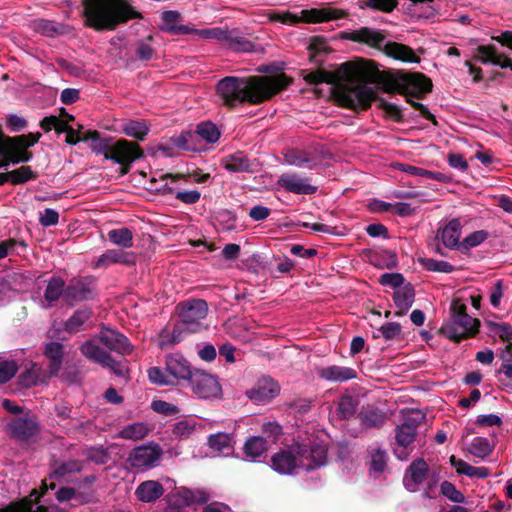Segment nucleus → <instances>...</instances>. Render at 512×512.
<instances>
[{
  "label": "nucleus",
  "mask_w": 512,
  "mask_h": 512,
  "mask_svg": "<svg viewBox=\"0 0 512 512\" xmlns=\"http://www.w3.org/2000/svg\"><path fill=\"white\" fill-rule=\"evenodd\" d=\"M291 83L292 78L285 73L248 77L227 76L217 83L216 90L223 104L233 109L244 103H265L286 90Z\"/></svg>",
  "instance_id": "nucleus-1"
},
{
  "label": "nucleus",
  "mask_w": 512,
  "mask_h": 512,
  "mask_svg": "<svg viewBox=\"0 0 512 512\" xmlns=\"http://www.w3.org/2000/svg\"><path fill=\"white\" fill-rule=\"evenodd\" d=\"M84 26L97 32L114 31L133 19H142L128 0H82Z\"/></svg>",
  "instance_id": "nucleus-2"
},
{
  "label": "nucleus",
  "mask_w": 512,
  "mask_h": 512,
  "mask_svg": "<svg viewBox=\"0 0 512 512\" xmlns=\"http://www.w3.org/2000/svg\"><path fill=\"white\" fill-rule=\"evenodd\" d=\"M383 90L386 93H398L427 120L438 125L435 116L422 103L411 98L423 99L432 91L433 84L429 77L419 72H387L382 77Z\"/></svg>",
  "instance_id": "nucleus-3"
},
{
  "label": "nucleus",
  "mask_w": 512,
  "mask_h": 512,
  "mask_svg": "<svg viewBox=\"0 0 512 512\" xmlns=\"http://www.w3.org/2000/svg\"><path fill=\"white\" fill-rule=\"evenodd\" d=\"M292 449L293 451L282 449L271 457V467L274 471L288 475L297 467L312 471L326 464L327 449L324 445L316 442L296 443Z\"/></svg>",
  "instance_id": "nucleus-4"
},
{
  "label": "nucleus",
  "mask_w": 512,
  "mask_h": 512,
  "mask_svg": "<svg viewBox=\"0 0 512 512\" xmlns=\"http://www.w3.org/2000/svg\"><path fill=\"white\" fill-rule=\"evenodd\" d=\"M339 104L354 111L367 110L373 101H377L378 108L385 112V116L396 123H403L404 116L401 109L393 103L377 96L376 92L367 85H341L338 88Z\"/></svg>",
  "instance_id": "nucleus-5"
},
{
  "label": "nucleus",
  "mask_w": 512,
  "mask_h": 512,
  "mask_svg": "<svg viewBox=\"0 0 512 512\" xmlns=\"http://www.w3.org/2000/svg\"><path fill=\"white\" fill-rule=\"evenodd\" d=\"M94 153L103 155L106 160H112L119 164L121 176L128 174L132 164L144 157V151L137 142L113 137H105L103 142L94 147Z\"/></svg>",
  "instance_id": "nucleus-6"
},
{
  "label": "nucleus",
  "mask_w": 512,
  "mask_h": 512,
  "mask_svg": "<svg viewBox=\"0 0 512 512\" xmlns=\"http://www.w3.org/2000/svg\"><path fill=\"white\" fill-rule=\"evenodd\" d=\"M179 321L174 325L170 334L171 344L180 343L187 334L199 332L203 320L208 313V304L203 299H192L177 305Z\"/></svg>",
  "instance_id": "nucleus-7"
},
{
  "label": "nucleus",
  "mask_w": 512,
  "mask_h": 512,
  "mask_svg": "<svg viewBox=\"0 0 512 512\" xmlns=\"http://www.w3.org/2000/svg\"><path fill=\"white\" fill-rule=\"evenodd\" d=\"M364 70V67L360 66L359 64L348 61L342 63L336 71L330 72L318 69L307 73L303 78L310 85H317L320 83L336 85L335 97L339 102L338 88L341 85H344L340 82L343 80L353 82L355 78L364 74Z\"/></svg>",
  "instance_id": "nucleus-8"
},
{
  "label": "nucleus",
  "mask_w": 512,
  "mask_h": 512,
  "mask_svg": "<svg viewBox=\"0 0 512 512\" xmlns=\"http://www.w3.org/2000/svg\"><path fill=\"white\" fill-rule=\"evenodd\" d=\"M346 16L343 10L333 8H312L309 10H302L301 16L293 14L289 11L278 12L269 11L267 18L270 22H280L282 24L294 25L300 22L305 23H321L330 20L341 19Z\"/></svg>",
  "instance_id": "nucleus-9"
},
{
  "label": "nucleus",
  "mask_w": 512,
  "mask_h": 512,
  "mask_svg": "<svg viewBox=\"0 0 512 512\" xmlns=\"http://www.w3.org/2000/svg\"><path fill=\"white\" fill-rule=\"evenodd\" d=\"M80 351L87 359L101 365L102 367L109 368L118 377H127L128 375V361L126 359L115 360L110 353L103 350L100 346L92 340L84 342Z\"/></svg>",
  "instance_id": "nucleus-10"
},
{
  "label": "nucleus",
  "mask_w": 512,
  "mask_h": 512,
  "mask_svg": "<svg viewBox=\"0 0 512 512\" xmlns=\"http://www.w3.org/2000/svg\"><path fill=\"white\" fill-rule=\"evenodd\" d=\"M480 320L470 316L469 320L462 317H450L439 329V334L459 343L462 340L472 338L479 332Z\"/></svg>",
  "instance_id": "nucleus-11"
},
{
  "label": "nucleus",
  "mask_w": 512,
  "mask_h": 512,
  "mask_svg": "<svg viewBox=\"0 0 512 512\" xmlns=\"http://www.w3.org/2000/svg\"><path fill=\"white\" fill-rule=\"evenodd\" d=\"M96 288V279L92 276L72 278L66 286L65 302L73 306L78 302L93 300L97 295Z\"/></svg>",
  "instance_id": "nucleus-12"
},
{
  "label": "nucleus",
  "mask_w": 512,
  "mask_h": 512,
  "mask_svg": "<svg viewBox=\"0 0 512 512\" xmlns=\"http://www.w3.org/2000/svg\"><path fill=\"white\" fill-rule=\"evenodd\" d=\"M189 385L199 398H215L221 394V386L217 378L204 371L194 370Z\"/></svg>",
  "instance_id": "nucleus-13"
},
{
  "label": "nucleus",
  "mask_w": 512,
  "mask_h": 512,
  "mask_svg": "<svg viewBox=\"0 0 512 512\" xmlns=\"http://www.w3.org/2000/svg\"><path fill=\"white\" fill-rule=\"evenodd\" d=\"M99 340L107 349L123 356L130 355L134 349L124 334L108 327H102Z\"/></svg>",
  "instance_id": "nucleus-14"
},
{
  "label": "nucleus",
  "mask_w": 512,
  "mask_h": 512,
  "mask_svg": "<svg viewBox=\"0 0 512 512\" xmlns=\"http://www.w3.org/2000/svg\"><path fill=\"white\" fill-rule=\"evenodd\" d=\"M309 180V178L301 177L295 172H287L279 176L277 184L289 193L312 195L317 192L318 187L312 185Z\"/></svg>",
  "instance_id": "nucleus-15"
},
{
  "label": "nucleus",
  "mask_w": 512,
  "mask_h": 512,
  "mask_svg": "<svg viewBox=\"0 0 512 512\" xmlns=\"http://www.w3.org/2000/svg\"><path fill=\"white\" fill-rule=\"evenodd\" d=\"M163 451L158 444L139 446L130 453L128 461L134 468L153 467Z\"/></svg>",
  "instance_id": "nucleus-16"
},
{
  "label": "nucleus",
  "mask_w": 512,
  "mask_h": 512,
  "mask_svg": "<svg viewBox=\"0 0 512 512\" xmlns=\"http://www.w3.org/2000/svg\"><path fill=\"white\" fill-rule=\"evenodd\" d=\"M429 466L423 458L413 460L406 468L403 476V485L409 492H416L427 479Z\"/></svg>",
  "instance_id": "nucleus-17"
},
{
  "label": "nucleus",
  "mask_w": 512,
  "mask_h": 512,
  "mask_svg": "<svg viewBox=\"0 0 512 512\" xmlns=\"http://www.w3.org/2000/svg\"><path fill=\"white\" fill-rule=\"evenodd\" d=\"M280 392V387L272 378L264 377L246 391V396L256 404H265L274 399Z\"/></svg>",
  "instance_id": "nucleus-18"
},
{
  "label": "nucleus",
  "mask_w": 512,
  "mask_h": 512,
  "mask_svg": "<svg viewBox=\"0 0 512 512\" xmlns=\"http://www.w3.org/2000/svg\"><path fill=\"white\" fill-rule=\"evenodd\" d=\"M166 371L170 377L188 382L194 373L188 360L180 354H172L166 358Z\"/></svg>",
  "instance_id": "nucleus-19"
},
{
  "label": "nucleus",
  "mask_w": 512,
  "mask_h": 512,
  "mask_svg": "<svg viewBox=\"0 0 512 512\" xmlns=\"http://www.w3.org/2000/svg\"><path fill=\"white\" fill-rule=\"evenodd\" d=\"M476 50L478 55L473 57L474 60L483 64L491 63L493 65H498L501 68L510 67L512 70V60L508 56L498 53L496 46L492 44L480 45Z\"/></svg>",
  "instance_id": "nucleus-20"
},
{
  "label": "nucleus",
  "mask_w": 512,
  "mask_h": 512,
  "mask_svg": "<svg viewBox=\"0 0 512 512\" xmlns=\"http://www.w3.org/2000/svg\"><path fill=\"white\" fill-rule=\"evenodd\" d=\"M136 256L133 252L122 249H110L104 252L96 261L95 268H106L112 264L135 265Z\"/></svg>",
  "instance_id": "nucleus-21"
},
{
  "label": "nucleus",
  "mask_w": 512,
  "mask_h": 512,
  "mask_svg": "<svg viewBox=\"0 0 512 512\" xmlns=\"http://www.w3.org/2000/svg\"><path fill=\"white\" fill-rule=\"evenodd\" d=\"M346 38L352 42L363 43L372 48L383 51L382 44L385 40V35L382 32L373 30L369 27H361L358 30H354Z\"/></svg>",
  "instance_id": "nucleus-22"
},
{
  "label": "nucleus",
  "mask_w": 512,
  "mask_h": 512,
  "mask_svg": "<svg viewBox=\"0 0 512 512\" xmlns=\"http://www.w3.org/2000/svg\"><path fill=\"white\" fill-rule=\"evenodd\" d=\"M44 356L48 359L47 372L50 377L57 376L64 360V346L60 342L51 341L45 344Z\"/></svg>",
  "instance_id": "nucleus-23"
},
{
  "label": "nucleus",
  "mask_w": 512,
  "mask_h": 512,
  "mask_svg": "<svg viewBox=\"0 0 512 512\" xmlns=\"http://www.w3.org/2000/svg\"><path fill=\"white\" fill-rule=\"evenodd\" d=\"M10 434L19 441H27L39 430L37 423L29 418H16L8 424Z\"/></svg>",
  "instance_id": "nucleus-24"
},
{
  "label": "nucleus",
  "mask_w": 512,
  "mask_h": 512,
  "mask_svg": "<svg viewBox=\"0 0 512 512\" xmlns=\"http://www.w3.org/2000/svg\"><path fill=\"white\" fill-rule=\"evenodd\" d=\"M383 52L390 58L399 60L406 63H419L420 57L417 56L414 50L408 45L388 41L383 46Z\"/></svg>",
  "instance_id": "nucleus-25"
},
{
  "label": "nucleus",
  "mask_w": 512,
  "mask_h": 512,
  "mask_svg": "<svg viewBox=\"0 0 512 512\" xmlns=\"http://www.w3.org/2000/svg\"><path fill=\"white\" fill-rule=\"evenodd\" d=\"M34 30L46 37H58L69 35L73 31V27L69 24L59 23L53 20L38 19L33 23Z\"/></svg>",
  "instance_id": "nucleus-26"
},
{
  "label": "nucleus",
  "mask_w": 512,
  "mask_h": 512,
  "mask_svg": "<svg viewBox=\"0 0 512 512\" xmlns=\"http://www.w3.org/2000/svg\"><path fill=\"white\" fill-rule=\"evenodd\" d=\"M163 23L159 25V29L163 32L172 35H188L193 32V29L187 25L177 24L181 19V14L178 11L167 10L161 15Z\"/></svg>",
  "instance_id": "nucleus-27"
},
{
  "label": "nucleus",
  "mask_w": 512,
  "mask_h": 512,
  "mask_svg": "<svg viewBox=\"0 0 512 512\" xmlns=\"http://www.w3.org/2000/svg\"><path fill=\"white\" fill-rule=\"evenodd\" d=\"M319 378L330 382H346L357 378V372L350 367L331 365L318 369Z\"/></svg>",
  "instance_id": "nucleus-28"
},
{
  "label": "nucleus",
  "mask_w": 512,
  "mask_h": 512,
  "mask_svg": "<svg viewBox=\"0 0 512 512\" xmlns=\"http://www.w3.org/2000/svg\"><path fill=\"white\" fill-rule=\"evenodd\" d=\"M415 300V289L411 283H406L400 289L393 293V301L397 307L395 316L401 317L405 315L412 307Z\"/></svg>",
  "instance_id": "nucleus-29"
},
{
  "label": "nucleus",
  "mask_w": 512,
  "mask_h": 512,
  "mask_svg": "<svg viewBox=\"0 0 512 512\" xmlns=\"http://www.w3.org/2000/svg\"><path fill=\"white\" fill-rule=\"evenodd\" d=\"M462 231V225L459 219H451L443 229L438 231L437 237H439L445 247L449 249H458L460 245V236Z\"/></svg>",
  "instance_id": "nucleus-30"
},
{
  "label": "nucleus",
  "mask_w": 512,
  "mask_h": 512,
  "mask_svg": "<svg viewBox=\"0 0 512 512\" xmlns=\"http://www.w3.org/2000/svg\"><path fill=\"white\" fill-rule=\"evenodd\" d=\"M38 501L39 495L37 490L34 489L29 496L0 508V512H48V508L45 506H37L36 509L33 510L34 505Z\"/></svg>",
  "instance_id": "nucleus-31"
},
{
  "label": "nucleus",
  "mask_w": 512,
  "mask_h": 512,
  "mask_svg": "<svg viewBox=\"0 0 512 512\" xmlns=\"http://www.w3.org/2000/svg\"><path fill=\"white\" fill-rule=\"evenodd\" d=\"M363 428H380L387 420L385 412L374 406L364 407L358 414Z\"/></svg>",
  "instance_id": "nucleus-32"
},
{
  "label": "nucleus",
  "mask_w": 512,
  "mask_h": 512,
  "mask_svg": "<svg viewBox=\"0 0 512 512\" xmlns=\"http://www.w3.org/2000/svg\"><path fill=\"white\" fill-rule=\"evenodd\" d=\"M164 493L163 486L154 480H147L142 482L136 488L135 494L137 498L142 502H155Z\"/></svg>",
  "instance_id": "nucleus-33"
},
{
  "label": "nucleus",
  "mask_w": 512,
  "mask_h": 512,
  "mask_svg": "<svg viewBox=\"0 0 512 512\" xmlns=\"http://www.w3.org/2000/svg\"><path fill=\"white\" fill-rule=\"evenodd\" d=\"M307 49L310 62L318 66L324 63V57L331 52V48L326 44V39L322 36H313Z\"/></svg>",
  "instance_id": "nucleus-34"
},
{
  "label": "nucleus",
  "mask_w": 512,
  "mask_h": 512,
  "mask_svg": "<svg viewBox=\"0 0 512 512\" xmlns=\"http://www.w3.org/2000/svg\"><path fill=\"white\" fill-rule=\"evenodd\" d=\"M222 165L230 172L242 173L252 171L250 160L241 151L225 156L222 159Z\"/></svg>",
  "instance_id": "nucleus-35"
},
{
  "label": "nucleus",
  "mask_w": 512,
  "mask_h": 512,
  "mask_svg": "<svg viewBox=\"0 0 512 512\" xmlns=\"http://www.w3.org/2000/svg\"><path fill=\"white\" fill-rule=\"evenodd\" d=\"M121 131L137 141H144L150 132V125L144 120H127L121 124Z\"/></svg>",
  "instance_id": "nucleus-36"
},
{
  "label": "nucleus",
  "mask_w": 512,
  "mask_h": 512,
  "mask_svg": "<svg viewBox=\"0 0 512 512\" xmlns=\"http://www.w3.org/2000/svg\"><path fill=\"white\" fill-rule=\"evenodd\" d=\"M93 312L89 308L76 310L65 322L64 330L70 334H75L84 330V324L91 319Z\"/></svg>",
  "instance_id": "nucleus-37"
},
{
  "label": "nucleus",
  "mask_w": 512,
  "mask_h": 512,
  "mask_svg": "<svg viewBox=\"0 0 512 512\" xmlns=\"http://www.w3.org/2000/svg\"><path fill=\"white\" fill-rule=\"evenodd\" d=\"M83 466L78 460H69L67 462L55 461L52 464V472L49 474V479L60 480L70 473H79Z\"/></svg>",
  "instance_id": "nucleus-38"
},
{
  "label": "nucleus",
  "mask_w": 512,
  "mask_h": 512,
  "mask_svg": "<svg viewBox=\"0 0 512 512\" xmlns=\"http://www.w3.org/2000/svg\"><path fill=\"white\" fill-rule=\"evenodd\" d=\"M224 43L238 52H251L254 49L253 42L246 39L238 29H228Z\"/></svg>",
  "instance_id": "nucleus-39"
},
{
  "label": "nucleus",
  "mask_w": 512,
  "mask_h": 512,
  "mask_svg": "<svg viewBox=\"0 0 512 512\" xmlns=\"http://www.w3.org/2000/svg\"><path fill=\"white\" fill-rule=\"evenodd\" d=\"M66 286L65 281L61 277L52 276L48 280L44 292V299L49 303L58 301L61 296L65 299Z\"/></svg>",
  "instance_id": "nucleus-40"
},
{
  "label": "nucleus",
  "mask_w": 512,
  "mask_h": 512,
  "mask_svg": "<svg viewBox=\"0 0 512 512\" xmlns=\"http://www.w3.org/2000/svg\"><path fill=\"white\" fill-rule=\"evenodd\" d=\"M495 444L490 443L487 438L484 437H475L468 451L475 457L485 459L488 457L494 450Z\"/></svg>",
  "instance_id": "nucleus-41"
},
{
  "label": "nucleus",
  "mask_w": 512,
  "mask_h": 512,
  "mask_svg": "<svg viewBox=\"0 0 512 512\" xmlns=\"http://www.w3.org/2000/svg\"><path fill=\"white\" fill-rule=\"evenodd\" d=\"M108 238L113 244L122 248H131L133 246V233L126 227L110 230Z\"/></svg>",
  "instance_id": "nucleus-42"
},
{
  "label": "nucleus",
  "mask_w": 512,
  "mask_h": 512,
  "mask_svg": "<svg viewBox=\"0 0 512 512\" xmlns=\"http://www.w3.org/2000/svg\"><path fill=\"white\" fill-rule=\"evenodd\" d=\"M244 453L253 459L260 457L267 450V442L261 436H254L247 439L244 444Z\"/></svg>",
  "instance_id": "nucleus-43"
},
{
  "label": "nucleus",
  "mask_w": 512,
  "mask_h": 512,
  "mask_svg": "<svg viewBox=\"0 0 512 512\" xmlns=\"http://www.w3.org/2000/svg\"><path fill=\"white\" fill-rule=\"evenodd\" d=\"M195 133L208 143L217 142L221 135L218 127L210 121L199 123Z\"/></svg>",
  "instance_id": "nucleus-44"
},
{
  "label": "nucleus",
  "mask_w": 512,
  "mask_h": 512,
  "mask_svg": "<svg viewBox=\"0 0 512 512\" xmlns=\"http://www.w3.org/2000/svg\"><path fill=\"white\" fill-rule=\"evenodd\" d=\"M8 181L13 185L23 184L30 180H35L38 175L30 166H21L18 169L8 171Z\"/></svg>",
  "instance_id": "nucleus-45"
},
{
  "label": "nucleus",
  "mask_w": 512,
  "mask_h": 512,
  "mask_svg": "<svg viewBox=\"0 0 512 512\" xmlns=\"http://www.w3.org/2000/svg\"><path fill=\"white\" fill-rule=\"evenodd\" d=\"M154 41L153 35H148L136 44L135 54L141 61H150L156 55V50L152 47L151 43Z\"/></svg>",
  "instance_id": "nucleus-46"
},
{
  "label": "nucleus",
  "mask_w": 512,
  "mask_h": 512,
  "mask_svg": "<svg viewBox=\"0 0 512 512\" xmlns=\"http://www.w3.org/2000/svg\"><path fill=\"white\" fill-rule=\"evenodd\" d=\"M418 262L427 270L431 272H441V273H452L455 271V267L443 260H436L433 258H419Z\"/></svg>",
  "instance_id": "nucleus-47"
},
{
  "label": "nucleus",
  "mask_w": 512,
  "mask_h": 512,
  "mask_svg": "<svg viewBox=\"0 0 512 512\" xmlns=\"http://www.w3.org/2000/svg\"><path fill=\"white\" fill-rule=\"evenodd\" d=\"M489 237V233L486 230H477L472 233H470L467 237H465L460 245L459 250L463 253L470 250L471 248H474L480 244H482L484 241H486Z\"/></svg>",
  "instance_id": "nucleus-48"
},
{
  "label": "nucleus",
  "mask_w": 512,
  "mask_h": 512,
  "mask_svg": "<svg viewBox=\"0 0 512 512\" xmlns=\"http://www.w3.org/2000/svg\"><path fill=\"white\" fill-rule=\"evenodd\" d=\"M357 408V401L350 395L342 396L338 402L337 411L342 419H349L352 417Z\"/></svg>",
  "instance_id": "nucleus-49"
},
{
  "label": "nucleus",
  "mask_w": 512,
  "mask_h": 512,
  "mask_svg": "<svg viewBox=\"0 0 512 512\" xmlns=\"http://www.w3.org/2000/svg\"><path fill=\"white\" fill-rule=\"evenodd\" d=\"M147 427L145 424L143 423H133V424H130V425H127L126 427H124L122 429V431L120 432V436L124 439H133V440H137V439H142L146 436L147 434Z\"/></svg>",
  "instance_id": "nucleus-50"
},
{
  "label": "nucleus",
  "mask_w": 512,
  "mask_h": 512,
  "mask_svg": "<svg viewBox=\"0 0 512 512\" xmlns=\"http://www.w3.org/2000/svg\"><path fill=\"white\" fill-rule=\"evenodd\" d=\"M208 445L215 451L222 452L231 448V435L228 433H216L208 437Z\"/></svg>",
  "instance_id": "nucleus-51"
},
{
  "label": "nucleus",
  "mask_w": 512,
  "mask_h": 512,
  "mask_svg": "<svg viewBox=\"0 0 512 512\" xmlns=\"http://www.w3.org/2000/svg\"><path fill=\"white\" fill-rule=\"evenodd\" d=\"M85 455L87 459L97 465H104L110 460L109 452L106 448L99 447H89L85 451Z\"/></svg>",
  "instance_id": "nucleus-52"
},
{
  "label": "nucleus",
  "mask_w": 512,
  "mask_h": 512,
  "mask_svg": "<svg viewBox=\"0 0 512 512\" xmlns=\"http://www.w3.org/2000/svg\"><path fill=\"white\" fill-rule=\"evenodd\" d=\"M184 177L185 175L183 174L166 173L160 177V181H158L155 178L151 179V183L155 184L152 185V188H154L157 191H163L164 193H173V188L168 186L166 180L171 179L172 182H176L180 179H183Z\"/></svg>",
  "instance_id": "nucleus-53"
},
{
  "label": "nucleus",
  "mask_w": 512,
  "mask_h": 512,
  "mask_svg": "<svg viewBox=\"0 0 512 512\" xmlns=\"http://www.w3.org/2000/svg\"><path fill=\"white\" fill-rule=\"evenodd\" d=\"M196 429V422L192 419L178 421L173 426V434L180 438H188Z\"/></svg>",
  "instance_id": "nucleus-54"
},
{
  "label": "nucleus",
  "mask_w": 512,
  "mask_h": 512,
  "mask_svg": "<svg viewBox=\"0 0 512 512\" xmlns=\"http://www.w3.org/2000/svg\"><path fill=\"white\" fill-rule=\"evenodd\" d=\"M194 135L191 132H183L180 135L172 136L169 138V142L174 148L192 151L195 148L191 145Z\"/></svg>",
  "instance_id": "nucleus-55"
},
{
  "label": "nucleus",
  "mask_w": 512,
  "mask_h": 512,
  "mask_svg": "<svg viewBox=\"0 0 512 512\" xmlns=\"http://www.w3.org/2000/svg\"><path fill=\"white\" fill-rule=\"evenodd\" d=\"M440 491L442 495L447 497L450 501L455 503H464V495L457 490L455 485L449 481H443L440 485Z\"/></svg>",
  "instance_id": "nucleus-56"
},
{
  "label": "nucleus",
  "mask_w": 512,
  "mask_h": 512,
  "mask_svg": "<svg viewBox=\"0 0 512 512\" xmlns=\"http://www.w3.org/2000/svg\"><path fill=\"white\" fill-rule=\"evenodd\" d=\"M378 282L383 286H390L395 289H400L407 283L401 273H384L379 277Z\"/></svg>",
  "instance_id": "nucleus-57"
},
{
  "label": "nucleus",
  "mask_w": 512,
  "mask_h": 512,
  "mask_svg": "<svg viewBox=\"0 0 512 512\" xmlns=\"http://www.w3.org/2000/svg\"><path fill=\"white\" fill-rule=\"evenodd\" d=\"M285 158L288 164L297 167H304L311 162L309 154L300 150H291L286 154Z\"/></svg>",
  "instance_id": "nucleus-58"
},
{
  "label": "nucleus",
  "mask_w": 512,
  "mask_h": 512,
  "mask_svg": "<svg viewBox=\"0 0 512 512\" xmlns=\"http://www.w3.org/2000/svg\"><path fill=\"white\" fill-rule=\"evenodd\" d=\"M416 435L417 433L414 430L408 429L404 424H401L396 428L395 438L400 446L407 447L414 441Z\"/></svg>",
  "instance_id": "nucleus-59"
},
{
  "label": "nucleus",
  "mask_w": 512,
  "mask_h": 512,
  "mask_svg": "<svg viewBox=\"0 0 512 512\" xmlns=\"http://www.w3.org/2000/svg\"><path fill=\"white\" fill-rule=\"evenodd\" d=\"M387 465L386 452L378 448L371 455L370 469L371 471L381 473L385 470Z\"/></svg>",
  "instance_id": "nucleus-60"
},
{
  "label": "nucleus",
  "mask_w": 512,
  "mask_h": 512,
  "mask_svg": "<svg viewBox=\"0 0 512 512\" xmlns=\"http://www.w3.org/2000/svg\"><path fill=\"white\" fill-rule=\"evenodd\" d=\"M151 409L154 412L165 415V416L176 415L180 411V409L176 405L166 402L164 400L152 401Z\"/></svg>",
  "instance_id": "nucleus-61"
},
{
  "label": "nucleus",
  "mask_w": 512,
  "mask_h": 512,
  "mask_svg": "<svg viewBox=\"0 0 512 512\" xmlns=\"http://www.w3.org/2000/svg\"><path fill=\"white\" fill-rule=\"evenodd\" d=\"M18 371L17 363L11 361L0 362V384L10 381Z\"/></svg>",
  "instance_id": "nucleus-62"
},
{
  "label": "nucleus",
  "mask_w": 512,
  "mask_h": 512,
  "mask_svg": "<svg viewBox=\"0 0 512 512\" xmlns=\"http://www.w3.org/2000/svg\"><path fill=\"white\" fill-rule=\"evenodd\" d=\"M149 381L156 385H170L172 380L169 375H166L159 367H151L148 370Z\"/></svg>",
  "instance_id": "nucleus-63"
},
{
  "label": "nucleus",
  "mask_w": 512,
  "mask_h": 512,
  "mask_svg": "<svg viewBox=\"0 0 512 512\" xmlns=\"http://www.w3.org/2000/svg\"><path fill=\"white\" fill-rule=\"evenodd\" d=\"M379 332L386 340H392L400 337L402 328L397 322H389L383 324L380 327Z\"/></svg>",
  "instance_id": "nucleus-64"
}]
</instances>
